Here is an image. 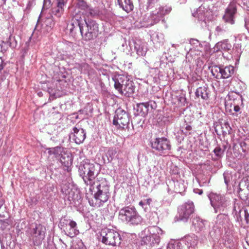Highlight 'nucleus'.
Wrapping results in <instances>:
<instances>
[{"mask_svg":"<svg viewBox=\"0 0 249 249\" xmlns=\"http://www.w3.org/2000/svg\"><path fill=\"white\" fill-rule=\"evenodd\" d=\"M153 16H154L155 18H157V17L156 16H155V14H154V13H153ZM153 16L152 17V19H153V20H154L153 19H154V18H153Z\"/></svg>","mask_w":249,"mask_h":249,"instance_id":"6e6d98bb","label":"nucleus"},{"mask_svg":"<svg viewBox=\"0 0 249 249\" xmlns=\"http://www.w3.org/2000/svg\"><path fill=\"white\" fill-rule=\"evenodd\" d=\"M2 63V60L1 59H0V71L1 70L3 69V66L1 65Z\"/></svg>","mask_w":249,"mask_h":249,"instance_id":"8fccbe9b","label":"nucleus"},{"mask_svg":"<svg viewBox=\"0 0 249 249\" xmlns=\"http://www.w3.org/2000/svg\"><path fill=\"white\" fill-rule=\"evenodd\" d=\"M234 73V68L232 66H229L222 68L220 77L223 78H228L230 77Z\"/></svg>","mask_w":249,"mask_h":249,"instance_id":"4be33fe9","label":"nucleus"},{"mask_svg":"<svg viewBox=\"0 0 249 249\" xmlns=\"http://www.w3.org/2000/svg\"><path fill=\"white\" fill-rule=\"evenodd\" d=\"M192 130V127L191 126L189 125H187L184 129H183L181 131L185 135H188L189 134H190V131Z\"/></svg>","mask_w":249,"mask_h":249,"instance_id":"7c9ffc66","label":"nucleus"},{"mask_svg":"<svg viewBox=\"0 0 249 249\" xmlns=\"http://www.w3.org/2000/svg\"><path fill=\"white\" fill-rule=\"evenodd\" d=\"M151 202H152V199L151 198H148L145 200V201L144 202V204L150 206Z\"/></svg>","mask_w":249,"mask_h":249,"instance_id":"79ce46f5","label":"nucleus"},{"mask_svg":"<svg viewBox=\"0 0 249 249\" xmlns=\"http://www.w3.org/2000/svg\"><path fill=\"white\" fill-rule=\"evenodd\" d=\"M129 120L128 114L124 110L118 108L115 112L113 124L120 128H124L125 127H127Z\"/></svg>","mask_w":249,"mask_h":249,"instance_id":"1a4fd4ad","label":"nucleus"},{"mask_svg":"<svg viewBox=\"0 0 249 249\" xmlns=\"http://www.w3.org/2000/svg\"><path fill=\"white\" fill-rule=\"evenodd\" d=\"M114 88L122 95L129 97L135 89V86L132 81L130 80L124 75H119L113 78Z\"/></svg>","mask_w":249,"mask_h":249,"instance_id":"f03ea898","label":"nucleus"},{"mask_svg":"<svg viewBox=\"0 0 249 249\" xmlns=\"http://www.w3.org/2000/svg\"><path fill=\"white\" fill-rule=\"evenodd\" d=\"M195 94L196 97L207 100L210 98V91L207 87H200L196 89Z\"/></svg>","mask_w":249,"mask_h":249,"instance_id":"dca6fc26","label":"nucleus"},{"mask_svg":"<svg viewBox=\"0 0 249 249\" xmlns=\"http://www.w3.org/2000/svg\"><path fill=\"white\" fill-rule=\"evenodd\" d=\"M222 68L218 66H214L212 67V73L213 76L216 77H220Z\"/></svg>","mask_w":249,"mask_h":249,"instance_id":"bb28decb","label":"nucleus"},{"mask_svg":"<svg viewBox=\"0 0 249 249\" xmlns=\"http://www.w3.org/2000/svg\"><path fill=\"white\" fill-rule=\"evenodd\" d=\"M245 219L247 223L249 221V213H248L247 210H245L244 211Z\"/></svg>","mask_w":249,"mask_h":249,"instance_id":"e433bc0d","label":"nucleus"},{"mask_svg":"<svg viewBox=\"0 0 249 249\" xmlns=\"http://www.w3.org/2000/svg\"><path fill=\"white\" fill-rule=\"evenodd\" d=\"M67 0H57V5L58 6H64L67 3Z\"/></svg>","mask_w":249,"mask_h":249,"instance_id":"473e14b6","label":"nucleus"},{"mask_svg":"<svg viewBox=\"0 0 249 249\" xmlns=\"http://www.w3.org/2000/svg\"><path fill=\"white\" fill-rule=\"evenodd\" d=\"M185 240L188 248H194L197 244V237L194 234L186 236Z\"/></svg>","mask_w":249,"mask_h":249,"instance_id":"5701e85b","label":"nucleus"},{"mask_svg":"<svg viewBox=\"0 0 249 249\" xmlns=\"http://www.w3.org/2000/svg\"><path fill=\"white\" fill-rule=\"evenodd\" d=\"M91 195L94 193L93 198L89 199V193H86V197L91 206L100 207L107 202L110 197L109 186L106 180L100 181L94 180L87 186Z\"/></svg>","mask_w":249,"mask_h":249,"instance_id":"f257e3e1","label":"nucleus"},{"mask_svg":"<svg viewBox=\"0 0 249 249\" xmlns=\"http://www.w3.org/2000/svg\"><path fill=\"white\" fill-rule=\"evenodd\" d=\"M240 109V107L238 106H235L234 107V110L235 112H238Z\"/></svg>","mask_w":249,"mask_h":249,"instance_id":"c03bdc74","label":"nucleus"},{"mask_svg":"<svg viewBox=\"0 0 249 249\" xmlns=\"http://www.w3.org/2000/svg\"><path fill=\"white\" fill-rule=\"evenodd\" d=\"M215 155L218 157H221L224 153V150L222 149L220 146H216L213 150Z\"/></svg>","mask_w":249,"mask_h":249,"instance_id":"c85d7f7f","label":"nucleus"},{"mask_svg":"<svg viewBox=\"0 0 249 249\" xmlns=\"http://www.w3.org/2000/svg\"><path fill=\"white\" fill-rule=\"evenodd\" d=\"M46 228L41 224L36 225L33 229L32 239L35 245H39L45 237Z\"/></svg>","mask_w":249,"mask_h":249,"instance_id":"9b49d317","label":"nucleus"},{"mask_svg":"<svg viewBox=\"0 0 249 249\" xmlns=\"http://www.w3.org/2000/svg\"><path fill=\"white\" fill-rule=\"evenodd\" d=\"M17 41H15V42L14 43H12V42H10V46L13 47V48H15L17 46Z\"/></svg>","mask_w":249,"mask_h":249,"instance_id":"a18cd8bd","label":"nucleus"},{"mask_svg":"<svg viewBox=\"0 0 249 249\" xmlns=\"http://www.w3.org/2000/svg\"><path fill=\"white\" fill-rule=\"evenodd\" d=\"M144 235L142 237V243L144 244L154 245L158 244L160 240L162 230L157 226H151L144 231Z\"/></svg>","mask_w":249,"mask_h":249,"instance_id":"7ed1b4c3","label":"nucleus"},{"mask_svg":"<svg viewBox=\"0 0 249 249\" xmlns=\"http://www.w3.org/2000/svg\"><path fill=\"white\" fill-rule=\"evenodd\" d=\"M79 8L85 11L86 13L92 14L93 9L83 0H79Z\"/></svg>","mask_w":249,"mask_h":249,"instance_id":"393cba45","label":"nucleus"},{"mask_svg":"<svg viewBox=\"0 0 249 249\" xmlns=\"http://www.w3.org/2000/svg\"><path fill=\"white\" fill-rule=\"evenodd\" d=\"M170 8L160 7L159 8L158 11L155 13V16H156L157 18H155L154 16H153L154 18V22L157 23L160 21V19L163 17L164 15L168 14L171 11Z\"/></svg>","mask_w":249,"mask_h":249,"instance_id":"6ab92c4d","label":"nucleus"},{"mask_svg":"<svg viewBox=\"0 0 249 249\" xmlns=\"http://www.w3.org/2000/svg\"><path fill=\"white\" fill-rule=\"evenodd\" d=\"M139 205L142 206V208H144V205H145L144 204V202H142V201H140L139 202Z\"/></svg>","mask_w":249,"mask_h":249,"instance_id":"09e8293b","label":"nucleus"},{"mask_svg":"<svg viewBox=\"0 0 249 249\" xmlns=\"http://www.w3.org/2000/svg\"><path fill=\"white\" fill-rule=\"evenodd\" d=\"M79 249H87L86 246L82 241L80 242H79Z\"/></svg>","mask_w":249,"mask_h":249,"instance_id":"ea45409f","label":"nucleus"},{"mask_svg":"<svg viewBox=\"0 0 249 249\" xmlns=\"http://www.w3.org/2000/svg\"><path fill=\"white\" fill-rule=\"evenodd\" d=\"M236 12V9L233 4L229 5L226 9L225 15L223 16V19L226 22L233 24L234 23V15Z\"/></svg>","mask_w":249,"mask_h":249,"instance_id":"ddd939ff","label":"nucleus"},{"mask_svg":"<svg viewBox=\"0 0 249 249\" xmlns=\"http://www.w3.org/2000/svg\"><path fill=\"white\" fill-rule=\"evenodd\" d=\"M116 154V151L113 148H109L107 151V155L110 158V160L113 159V157ZM108 160L109 161L110 160L108 159Z\"/></svg>","mask_w":249,"mask_h":249,"instance_id":"c756f323","label":"nucleus"},{"mask_svg":"<svg viewBox=\"0 0 249 249\" xmlns=\"http://www.w3.org/2000/svg\"><path fill=\"white\" fill-rule=\"evenodd\" d=\"M246 242L247 243L248 245L249 246V239H248V238H247Z\"/></svg>","mask_w":249,"mask_h":249,"instance_id":"5fc2aeb1","label":"nucleus"},{"mask_svg":"<svg viewBox=\"0 0 249 249\" xmlns=\"http://www.w3.org/2000/svg\"><path fill=\"white\" fill-rule=\"evenodd\" d=\"M249 25V22H245V26L247 27V28L248 27Z\"/></svg>","mask_w":249,"mask_h":249,"instance_id":"864d4df0","label":"nucleus"},{"mask_svg":"<svg viewBox=\"0 0 249 249\" xmlns=\"http://www.w3.org/2000/svg\"><path fill=\"white\" fill-rule=\"evenodd\" d=\"M70 140L74 141L75 142V143H77V142L76 141V138L75 137V135L74 133H71L70 135Z\"/></svg>","mask_w":249,"mask_h":249,"instance_id":"4c0bfd02","label":"nucleus"},{"mask_svg":"<svg viewBox=\"0 0 249 249\" xmlns=\"http://www.w3.org/2000/svg\"><path fill=\"white\" fill-rule=\"evenodd\" d=\"M79 27L81 36L86 40H90L92 38V33L91 27L89 28V25L85 21V24L81 25L79 24Z\"/></svg>","mask_w":249,"mask_h":249,"instance_id":"4468645a","label":"nucleus"},{"mask_svg":"<svg viewBox=\"0 0 249 249\" xmlns=\"http://www.w3.org/2000/svg\"><path fill=\"white\" fill-rule=\"evenodd\" d=\"M240 145L241 147L242 148V151L244 152H246L247 151L246 148V143L244 142H243L240 143Z\"/></svg>","mask_w":249,"mask_h":249,"instance_id":"c9c22d12","label":"nucleus"},{"mask_svg":"<svg viewBox=\"0 0 249 249\" xmlns=\"http://www.w3.org/2000/svg\"><path fill=\"white\" fill-rule=\"evenodd\" d=\"M76 225V223L73 221H71L69 223L68 232V235L71 237H75L77 234L75 229Z\"/></svg>","mask_w":249,"mask_h":249,"instance_id":"b1692460","label":"nucleus"},{"mask_svg":"<svg viewBox=\"0 0 249 249\" xmlns=\"http://www.w3.org/2000/svg\"><path fill=\"white\" fill-rule=\"evenodd\" d=\"M63 6H58L56 8L53 9V13L56 16L59 17L63 13Z\"/></svg>","mask_w":249,"mask_h":249,"instance_id":"cd10ccee","label":"nucleus"},{"mask_svg":"<svg viewBox=\"0 0 249 249\" xmlns=\"http://www.w3.org/2000/svg\"><path fill=\"white\" fill-rule=\"evenodd\" d=\"M197 13H198V12L197 13ZM197 14H196V15H195L194 14H193V16H194V17H196V15Z\"/></svg>","mask_w":249,"mask_h":249,"instance_id":"bf43d9fd","label":"nucleus"},{"mask_svg":"<svg viewBox=\"0 0 249 249\" xmlns=\"http://www.w3.org/2000/svg\"><path fill=\"white\" fill-rule=\"evenodd\" d=\"M149 105L148 103H141L138 104L136 110L137 114L141 116H145L148 113Z\"/></svg>","mask_w":249,"mask_h":249,"instance_id":"f3484780","label":"nucleus"},{"mask_svg":"<svg viewBox=\"0 0 249 249\" xmlns=\"http://www.w3.org/2000/svg\"><path fill=\"white\" fill-rule=\"evenodd\" d=\"M194 205L192 202L183 204L178 208L177 218L178 220L186 222L194 212Z\"/></svg>","mask_w":249,"mask_h":249,"instance_id":"6e6552de","label":"nucleus"},{"mask_svg":"<svg viewBox=\"0 0 249 249\" xmlns=\"http://www.w3.org/2000/svg\"><path fill=\"white\" fill-rule=\"evenodd\" d=\"M80 130L83 135H82V137L81 139H80L79 138V143L80 142H82L84 141V140L85 139L86 137V132H85L84 129L82 128V129H81Z\"/></svg>","mask_w":249,"mask_h":249,"instance_id":"2f4dec72","label":"nucleus"},{"mask_svg":"<svg viewBox=\"0 0 249 249\" xmlns=\"http://www.w3.org/2000/svg\"><path fill=\"white\" fill-rule=\"evenodd\" d=\"M224 181H225V183L227 185H228V183H229V180L227 179V177H226V176L225 174H224Z\"/></svg>","mask_w":249,"mask_h":249,"instance_id":"49530a36","label":"nucleus"},{"mask_svg":"<svg viewBox=\"0 0 249 249\" xmlns=\"http://www.w3.org/2000/svg\"><path fill=\"white\" fill-rule=\"evenodd\" d=\"M74 24H73V23H72L71 25V26H72V28H70V32L71 33H72V31H73V26Z\"/></svg>","mask_w":249,"mask_h":249,"instance_id":"3c124183","label":"nucleus"},{"mask_svg":"<svg viewBox=\"0 0 249 249\" xmlns=\"http://www.w3.org/2000/svg\"><path fill=\"white\" fill-rule=\"evenodd\" d=\"M4 217V215L0 214V218ZM12 224V221L11 218H8L4 219H0V231H3L5 230L10 229V226Z\"/></svg>","mask_w":249,"mask_h":249,"instance_id":"412c9836","label":"nucleus"},{"mask_svg":"<svg viewBox=\"0 0 249 249\" xmlns=\"http://www.w3.org/2000/svg\"><path fill=\"white\" fill-rule=\"evenodd\" d=\"M119 218L122 221L132 225L141 223L142 218L134 207H124L119 212Z\"/></svg>","mask_w":249,"mask_h":249,"instance_id":"20e7f679","label":"nucleus"},{"mask_svg":"<svg viewBox=\"0 0 249 249\" xmlns=\"http://www.w3.org/2000/svg\"><path fill=\"white\" fill-rule=\"evenodd\" d=\"M53 153L56 155L58 154L59 156H60L59 160L62 164L64 165L65 166H69V165L71 163V157L69 155L65 156L66 154L65 153L64 155H63L62 153V149L61 147H57L54 148Z\"/></svg>","mask_w":249,"mask_h":249,"instance_id":"2eb2a0df","label":"nucleus"},{"mask_svg":"<svg viewBox=\"0 0 249 249\" xmlns=\"http://www.w3.org/2000/svg\"><path fill=\"white\" fill-rule=\"evenodd\" d=\"M76 128L75 127L74 128V133H76Z\"/></svg>","mask_w":249,"mask_h":249,"instance_id":"13d9d810","label":"nucleus"},{"mask_svg":"<svg viewBox=\"0 0 249 249\" xmlns=\"http://www.w3.org/2000/svg\"><path fill=\"white\" fill-rule=\"evenodd\" d=\"M223 28L221 26H218L215 29V31L217 32L218 35L223 31Z\"/></svg>","mask_w":249,"mask_h":249,"instance_id":"58836bf2","label":"nucleus"},{"mask_svg":"<svg viewBox=\"0 0 249 249\" xmlns=\"http://www.w3.org/2000/svg\"><path fill=\"white\" fill-rule=\"evenodd\" d=\"M2 204H3V202H0V208L1 207Z\"/></svg>","mask_w":249,"mask_h":249,"instance_id":"4d7b16f0","label":"nucleus"},{"mask_svg":"<svg viewBox=\"0 0 249 249\" xmlns=\"http://www.w3.org/2000/svg\"><path fill=\"white\" fill-rule=\"evenodd\" d=\"M225 126L227 128L228 127H229L230 129H231V128L230 126V124L228 123V122H225L224 123Z\"/></svg>","mask_w":249,"mask_h":249,"instance_id":"de8ad7c7","label":"nucleus"},{"mask_svg":"<svg viewBox=\"0 0 249 249\" xmlns=\"http://www.w3.org/2000/svg\"><path fill=\"white\" fill-rule=\"evenodd\" d=\"M102 242L106 245L116 246L121 243L119 233L112 229H104L101 231Z\"/></svg>","mask_w":249,"mask_h":249,"instance_id":"423d86ee","label":"nucleus"},{"mask_svg":"<svg viewBox=\"0 0 249 249\" xmlns=\"http://www.w3.org/2000/svg\"><path fill=\"white\" fill-rule=\"evenodd\" d=\"M209 197L215 213L224 211V209L227 206L228 200L224 196L212 193L210 194Z\"/></svg>","mask_w":249,"mask_h":249,"instance_id":"0eeeda50","label":"nucleus"},{"mask_svg":"<svg viewBox=\"0 0 249 249\" xmlns=\"http://www.w3.org/2000/svg\"><path fill=\"white\" fill-rule=\"evenodd\" d=\"M226 216H227L226 215L221 213V214L218 215V216L217 217V220L221 219H224V218H226Z\"/></svg>","mask_w":249,"mask_h":249,"instance_id":"a19ab883","label":"nucleus"},{"mask_svg":"<svg viewBox=\"0 0 249 249\" xmlns=\"http://www.w3.org/2000/svg\"><path fill=\"white\" fill-rule=\"evenodd\" d=\"M199 195H201L203 193V191L202 190H199V192H198Z\"/></svg>","mask_w":249,"mask_h":249,"instance_id":"603ef678","label":"nucleus"},{"mask_svg":"<svg viewBox=\"0 0 249 249\" xmlns=\"http://www.w3.org/2000/svg\"><path fill=\"white\" fill-rule=\"evenodd\" d=\"M193 225L196 229L201 230L204 227V221L199 217H196L193 220Z\"/></svg>","mask_w":249,"mask_h":249,"instance_id":"a878e982","label":"nucleus"},{"mask_svg":"<svg viewBox=\"0 0 249 249\" xmlns=\"http://www.w3.org/2000/svg\"><path fill=\"white\" fill-rule=\"evenodd\" d=\"M231 45L228 43L227 40H223L217 43L214 46V51L218 52L221 50H229L230 49Z\"/></svg>","mask_w":249,"mask_h":249,"instance_id":"aec40b11","label":"nucleus"},{"mask_svg":"<svg viewBox=\"0 0 249 249\" xmlns=\"http://www.w3.org/2000/svg\"><path fill=\"white\" fill-rule=\"evenodd\" d=\"M94 165L89 162V160L85 159L80 162L79 166V173L87 186L94 180Z\"/></svg>","mask_w":249,"mask_h":249,"instance_id":"39448f33","label":"nucleus"},{"mask_svg":"<svg viewBox=\"0 0 249 249\" xmlns=\"http://www.w3.org/2000/svg\"><path fill=\"white\" fill-rule=\"evenodd\" d=\"M54 22L52 17L46 18L41 20L37 24V27L38 28L40 25V32L43 34H47L50 32L53 26Z\"/></svg>","mask_w":249,"mask_h":249,"instance_id":"f8f14e48","label":"nucleus"},{"mask_svg":"<svg viewBox=\"0 0 249 249\" xmlns=\"http://www.w3.org/2000/svg\"><path fill=\"white\" fill-rule=\"evenodd\" d=\"M117 2L120 7L127 13L133 9L134 6L131 0H117Z\"/></svg>","mask_w":249,"mask_h":249,"instance_id":"a211bd4d","label":"nucleus"},{"mask_svg":"<svg viewBox=\"0 0 249 249\" xmlns=\"http://www.w3.org/2000/svg\"><path fill=\"white\" fill-rule=\"evenodd\" d=\"M158 0H148V3L149 4H154L157 2Z\"/></svg>","mask_w":249,"mask_h":249,"instance_id":"37998d69","label":"nucleus"},{"mask_svg":"<svg viewBox=\"0 0 249 249\" xmlns=\"http://www.w3.org/2000/svg\"><path fill=\"white\" fill-rule=\"evenodd\" d=\"M5 43L2 40H0V52L5 51L6 49L4 46Z\"/></svg>","mask_w":249,"mask_h":249,"instance_id":"72a5a7b5","label":"nucleus"},{"mask_svg":"<svg viewBox=\"0 0 249 249\" xmlns=\"http://www.w3.org/2000/svg\"><path fill=\"white\" fill-rule=\"evenodd\" d=\"M178 246L172 243H169L167 246V249H176Z\"/></svg>","mask_w":249,"mask_h":249,"instance_id":"f704fd0d","label":"nucleus"},{"mask_svg":"<svg viewBox=\"0 0 249 249\" xmlns=\"http://www.w3.org/2000/svg\"><path fill=\"white\" fill-rule=\"evenodd\" d=\"M2 0V1H3V3H5V0Z\"/></svg>","mask_w":249,"mask_h":249,"instance_id":"052dcab7","label":"nucleus"},{"mask_svg":"<svg viewBox=\"0 0 249 249\" xmlns=\"http://www.w3.org/2000/svg\"><path fill=\"white\" fill-rule=\"evenodd\" d=\"M151 146L154 149L161 153H166L170 149L171 145L167 139L156 138L151 142Z\"/></svg>","mask_w":249,"mask_h":249,"instance_id":"9d476101","label":"nucleus"}]
</instances>
